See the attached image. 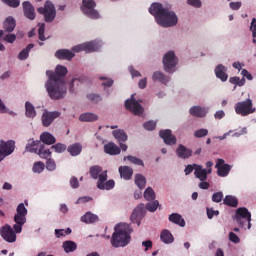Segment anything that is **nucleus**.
<instances>
[{
  "mask_svg": "<svg viewBox=\"0 0 256 256\" xmlns=\"http://www.w3.org/2000/svg\"><path fill=\"white\" fill-rule=\"evenodd\" d=\"M219 215L218 210H213V208H207V217L208 219H212L213 217H217Z\"/></svg>",
  "mask_w": 256,
  "mask_h": 256,
  "instance_id": "nucleus-60",
  "label": "nucleus"
},
{
  "mask_svg": "<svg viewBox=\"0 0 256 256\" xmlns=\"http://www.w3.org/2000/svg\"><path fill=\"white\" fill-rule=\"evenodd\" d=\"M241 5V2H230V9H232V11H239Z\"/></svg>",
  "mask_w": 256,
  "mask_h": 256,
  "instance_id": "nucleus-62",
  "label": "nucleus"
},
{
  "mask_svg": "<svg viewBox=\"0 0 256 256\" xmlns=\"http://www.w3.org/2000/svg\"><path fill=\"white\" fill-rule=\"evenodd\" d=\"M170 223H174L175 225H179V227H185V219L179 213H172L168 217Z\"/></svg>",
  "mask_w": 256,
  "mask_h": 256,
  "instance_id": "nucleus-28",
  "label": "nucleus"
},
{
  "mask_svg": "<svg viewBox=\"0 0 256 256\" xmlns=\"http://www.w3.org/2000/svg\"><path fill=\"white\" fill-rule=\"evenodd\" d=\"M83 47L86 53H93V51H99V43L97 41L83 43Z\"/></svg>",
  "mask_w": 256,
  "mask_h": 256,
  "instance_id": "nucleus-33",
  "label": "nucleus"
},
{
  "mask_svg": "<svg viewBox=\"0 0 256 256\" xmlns=\"http://www.w3.org/2000/svg\"><path fill=\"white\" fill-rule=\"evenodd\" d=\"M212 201L214 203H221L223 201V192H216L212 195Z\"/></svg>",
  "mask_w": 256,
  "mask_h": 256,
  "instance_id": "nucleus-56",
  "label": "nucleus"
},
{
  "mask_svg": "<svg viewBox=\"0 0 256 256\" xmlns=\"http://www.w3.org/2000/svg\"><path fill=\"white\" fill-rule=\"evenodd\" d=\"M104 153L112 156L119 155L121 153V148H119L115 143L109 142L104 145Z\"/></svg>",
  "mask_w": 256,
  "mask_h": 256,
  "instance_id": "nucleus-22",
  "label": "nucleus"
},
{
  "mask_svg": "<svg viewBox=\"0 0 256 256\" xmlns=\"http://www.w3.org/2000/svg\"><path fill=\"white\" fill-rule=\"evenodd\" d=\"M35 47V44H28L26 48H24L18 55L20 61H25L29 57V51Z\"/></svg>",
  "mask_w": 256,
  "mask_h": 256,
  "instance_id": "nucleus-42",
  "label": "nucleus"
},
{
  "mask_svg": "<svg viewBox=\"0 0 256 256\" xmlns=\"http://www.w3.org/2000/svg\"><path fill=\"white\" fill-rule=\"evenodd\" d=\"M189 113L193 117H205V115H207V108L201 106H194L189 109Z\"/></svg>",
  "mask_w": 256,
  "mask_h": 256,
  "instance_id": "nucleus-25",
  "label": "nucleus"
},
{
  "mask_svg": "<svg viewBox=\"0 0 256 256\" xmlns=\"http://www.w3.org/2000/svg\"><path fill=\"white\" fill-rule=\"evenodd\" d=\"M113 137L118 141V143H125L127 141V134L125 131L119 129V130H114L112 132Z\"/></svg>",
  "mask_w": 256,
  "mask_h": 256,
  "instance_id": "nucleus-36",
  "label": "nucleus"
},
{
  "mask_svg": "<svg viewBox=\"0 0 256 256\" xmlns=\"http://www.w3.org/2000/svg\"><path fill=\"white\" fill-rule=\"evenodd\" d=\"M40 15H44L46 23H53L55 17H57V11L55 10V5L51 1H46L44 8L40 7L37 9Z\"/></svg>",
  "mask_w": 256,
  "mask_h": 256,
  "instance_id": "nucleus-8",
  "label": "nucleus"
},
{
  "mask_svg": "<svg viewBox=\"0 0 256 256\" xmlns=\"http://www.w3.org/2000/svg\"><path fill=\"white\" fill-rule=\"evenodd\" d=\"M44 169H45V163L39 161L34 163L32 171L33 173H43Z\"/></svg>",
  "mask_w": 256,
  "mask_h": 256,
  "instance_id": "nucleus-46",
  "label": "nucleus"
},
{
  "mask_svg": "<svg viewBox=\"0 0 256 256\" xmlns=\"http://www.w3.org/2000/svg\"><path fill=\"white\" fill-rule=\"evenodd\" d=\"M250 31H252L253 36V43H256V18L252 19L251 25H250Z\"/></svg>",
  "mask_w": 256,
  "mask_h": 256,
  "instance_id": "nucleus-55",
  "label": "nucleus"
},
{
  "mask_svg": "<svg viewBox=\"0 0 256 256\" xmlns=\"http://www.w3.org/2000/svg\"><path fill=\"white\" fill-rule=\"evenodd\" d=\"M229 81L232 83V85H238V87H243V85H245V78L240 80L239 77L235 76L231 77Z\"/></svg>",
  "mask_w": 256,
  "mask_h": 256,
  "instance_id": "nucleus-47",
  "label": "nucleus"
},
{
  "mask_svg": "<svg viewBox=\"0 0 256 256\" xmlns=\"http://www.w3.org/2000/svg\"><path fill=\"white\" fill-rule=\"evenodd\" d=\"M23 12L27 19H30V21H33L35 19V7H33V4L29 1L23 2Z\"/></svg>",
  "mask_w": 256,
  "mask_h": 256,
  "instance_id": "nucleus-19",
  "label": "nucleus"
},
{
  "mask_svg": "<svg viewBox=\"0 0 256 256\" xmlns=\"http://www.w3.org/2000/svg\"><path fill=\"white\" fill-rule=\"evenodd\" d=\"M215 75L217 79H220L222 82H225L227 79H229V75H227V68L223 64L216 66Z\"/></svg>",
  "mask_w": 256,
  "mask_h": 256,
  "instance_id": "nucleus-24",
  "label": "nucleus"
},
{
  "mask_svg": "<svg viewBox=\"0 0 256 256\" xmlns=\"http://www.w3.org/2000/svg\"><path fill=\"white\" fill-rule=\"evenodd\" d=\"M135 184L140 190L145 189V185H147V178H145V176H143L142 174H136Z\"/></svg>",
  "mask_w": 256,
  "mask_h": 256,
  "instance_id": "nucleus-41",
  "label": "nucleus"
},
{
  "mask_svg": "<svg viewBox=\"0 0 256 256\" xmlns=\"http://www.w3.org/2000/svg\"><path fill=\"white\" fill-rule=\"evenodd\" d=\"M67 151L72 157H77V155H81L83 145H81V143H74L68 147Z\"/></svg>",
  "mask_w": 256,
  "mask_h": 256,
  "instance_id": "nucleus-30",
  "label": "nucleus"
},
{
  "mask_svg": "<svg viewBox=\"0 0 256 256\" xmlns=\"http://www.w3.org/2000/svg\"><path fill=\"white\" fill-rule=\"evenodd\" d=\"M229 240L232 242V243H239V241H241V239H239V236H237V234L233 233V232H230L229 234Z\"/></svg>",
  "mask_w": 256,
  "mask_h": 256,
  "instance_id": "nucleus-61",
  "label": "nucleus"
},
{
  "mask_svg": "<svg viewBox=\"0 0 256 256\" xmlns=\"http://www.w3.org/2000/svg\"><path fill=\"white\" fill-rule=\"evenodd\" d=\"M81 221L82 223H97V221H99V216L91 212H87L81 217Z\"/></svg>",
  "mask_w": 256,
  "mask_h": 256,
  "instance_id": "nucleus-35",
  "label": "nucleus"
},
{
  "mask_svg": "<svg viewBox=\"0 0 256 256\" xmlns=\"http://www.w3.org/2000/svg\"><path fill=\"white\" fill-rule=\"evenodd\" d=\"M144 129H146V131H155L156 127H157V122L150 120L148 122H145L143 124Z\"/></svg>",
  "mask_w": 256,
  "mask_h": 256,
  "instance_id": "nucleus-48",
  "label": "nucleus"
},
{
  "mask_svg": "<svg viewBox=\"0 0 256 256\" xmlns=\"http://www.w3.org/2000/svg\"><path fill=\"white\" fill-rule=\"evenodd\" d=\"M14 223L15 224L13 225V229L15 233H21V231H23V225L27 223V216L15 214Z\"/></svg>",
  "mask_w": 256,
  "mask_h": 256,
  "instance_id": "nucleus-18",
  "label": "nucleus"
},
{
  "mask_svg": "<svg viewBox=\"0 0 256 256\" xmlns=\"http://www.w3.org/2000/svg\"><path fill=\"white\" fill-rule=\"evenodd\" d=\"M218 177H227L231 172V165L225 164V160L218 158L215 165Z\"/></svg>",
  "mask_w": 256,
  "mask_h": 256,
  "instance_id": "nucleus-14",
  "label": "nucleus"
},
{
  "mask_svg": "<svg viewBox=\"0 0 256 256\" xmlns=\"http://www.w3.org/2000/svg\"><path fill=\"white\" fill-rule=\"evenodd\" d=\"M223 204L227 205L228 207H237V205H239V200H237L235 196L227 195L224 198Z\"/></svg>",
  "mask_w": 256,
  "mask_h": 256,
  "instance_id": "nucleus-40",
  "label": "nucleus"
},
{
  "mask_svg": "<svg viewBox=\"0 0 256 256\" xmlns=\"http://www.w3.org/2000/svg\"><path fill=\"white\" fill-rule=\"evenodd\" d=\"M51 149L55 151V153H65L67 151V145L63 143H57L51 146Z\"/></svg>",
  "mask_w": 256,
  "mask_h": 256,
  "instance_id": "nucleus-45",
  "label": "nucleus"
},
{
  "mask_svg": "<svg viewBox=\"0 0 256 256\" xmlns=\"http://www.w3.org/2000/svg\"><path fill=\"white\" fill-rule=\"evenodd\" d=\"M16 212H17L16 215H22L24 217H27V208L25 207V204H23V203H20L17 206Z\"/></svg>",
  "mask_w": 256,
  "mask_h": 256,
  "instance_id": "nucleus-50",
  "label": "nucleus"
},
{
  "mask_svg": "<svg viewBox=\"0 0 256 256\" xmlns=\"http://www.w3.org/2000/svg\"><path fill=\"white\" fill-rule=\"evenodd\" d=\"M46 169H48V171H55V169H57V164L55 163V160L49 158L46 162Z\"/></svg>",
  "mask_w": 256,
  "mask_h": 256,
  "instance_id": "nucleus-53",
  "label": "nucleus"
},
{
  "mask_svg": "<svg viewBox=\"0 0 256 256\" xmlns=\"http://www.w3.org/2000/svg\"><path fill=\"white\" fill-rule=\"evenodd\" d=\"M97 4L95 0H83L82 1V11L89 17L90 19H99L100 15L97 10H95Z\"/></svg>",
  "mask_w": 256,
  "mask_h": 256,
  "instance_id": "nucleus-10",
  "label": "nucleus"
},
{
  "mask_svg": "<svg viewBox=\"0 0 256 256\" xmlns=\"http://www.w3.org/2000/svg\"><path fill=\"white\" fill-rule=\"evenodd\" d=\"M70 185L73 189H77L79 187V180L77 179V177H72L70 179Z\"/></svg>",
  "mask_w": 256,
  "mask_h": 256,
  "instance_id": "nucleus-64",
  "label": "nucleus"
},
{
  "mask_svg": "<svg viewBox=\"0 0 256 256\" xmlns=\"http://www.w3.org/2000/svg\"><path fill=\"white\" fill-rule=\"evenodd\" d=\"M55 57L62 61H64V60L71 61V59H73V57H75V53L71 50L60 49V50L56 51Z\"/></svg>",
  "mask_w": 256,
  "mask_h": 256,
  "instance_id": "nucleus-20",
  "label": "nucleus"
},
{
  "mask_svg": "<svg viewBox=\"0 0 256 256\" xmlns=\"http://www.w3.org/2000/svg\"><path fill=\"white\" fill-rule=\"evenodd\" d=\"M2 2L8 5V7H13L14 9L21 5V1L19 0H2Z\"/></svg>",
  "mask_w": 256,
  "mask_h": 256,
  "instance_id": "nucleus-52",
  "label": "nucleus"
},
{
  "mask_svg": "<svg viewBox=\"0 0 256 256\" xmlns=\"http://www.w3.org/2000/svg\"><path fill=\"white\" fill-rule=\"evenodd\" d=\"M46 91L53 101H59V99H65V95H67V86H65V80H61L55 75H51L48 78L46 84Z\"/></svg>",
  "mask_w": 256,
  "mask_h": 256,
  "instance_id": "nucleus-2",
  "label": "nucleus"
},
{
  "mask_svg": "<svg viewBox=\"0 0 256 256\" xmlns=\"http://www.w3.org/2000/svg\"><path fill=\"white\" fill-rule=\"evenodd\" d=\"M129 111L136 115V117H143V113H145V108L135 99V94H132L129 99Z\"/></svg>",
  "mask_w": 256,
  "mask_h": 256,
  "instance_id": "nucleus-13",
  "label": "nucleus"
},
{
  "mask_svg": "<svg viewBox=\"0 0 256 256\" xmlns=\"http://www.w3.org/2000/svg\"><path fill=\"white\" fill-rule=\"evenodd\" d=\"M187 3L188 5H191L192 7L196 8H199L202 5L201 0H188Z\"/></svg>",
  "mask_w": 256,
  "mask_h": 256,
  "instance_id": "nucleus-63",
  "label": "nucleus"
},
{
  "mask_svg": "<svg viewBox=\"0 0 256 256\" xmlns=\"http://www.w3.org/2000/svg\"><path fill=\"white\" fill-rule=\"evenodd\" d=\"M15 151V142L13 140H0V161H3L5 157L13 155Z\"/></svg>",
  "mask_w": 256,
  "mask_h": 256,
  "instance_id": "nucleus-11",
  "label": "nucleus"
},
{
  "mask_svg": "<svg viewBox=\"0 0 256 256\" xmlns=\"http://www.w3.org/2000/svg\"><path fill=\"white\" fill-rule=\"evenodd\" d=\"M155 191L153 190V188L148 187L146 188V190L144 191V199L146 201H155Z\"/></svg>",
  "mask_w": 256,
  "mask_h": 256,
  "instance_id": "nucleus-43",
  "label": "nucleus"
},
{
  "mask_svg": "<svg viewBox=\"0 0 256 256\" xmlns=\"http://www.w3.org/2000/svg\"><path fill=\"white\" fill-rule=\"evenodd\" d=\"M153 81H158L159 83H162V85H167L170 81V77L165 75L163 72L156 71L152 75Z\"/></svg>",
  "mask_w": 256,
  "mask_h": 256,
  "instance_id": "nucleus-27",
  "label": "nucleus"
},
{
  "mask_svg": "<svg viewBox=\"0 0 256 256\" xmlns=\"http://www.w3.org/2000/svg\"><path fill=\"white\" fill-rule=\"evenodd\" d=\"M149 13L155 17L161 27H175L179 21L177 14L164 8L161 3H153L149 8Z\"/></svg>",
  "mask_w": 256,
  "mask_h": 256,
  "instance_id": "nucleus-1",
  "label": "nucleus"
},
{
  "mask_svg": "<svg viewBox=\"0 0 256 256\" xmlns=\"http://www.w3.org/2000/svg\"><path fill=\"white\" fill-rule=\"evenodd\" d=\"M130 163H133V165H139L141 167H144L145 164L143 163V160L135 157V156H129Z\"/></svg>",
  "mask_w": 256,
  "mask_h": 256,
  "instance_id": "nucleus-57",
  "label": "nucleus"
},
{
  "mask_svg": "<svg viewBox=\"0 0 256 256\" xmlns=\"http://www.w3.org/2000/svg\"><path fill=\"white\" fill-rule=\"evenodd\" d=\"M16 26H17V23L15 22V18L8 17L4 21L3 27H4V31H6V33H13V31H15Z\"/></svg>",
  "mask_w": 256,
  "mask_h": 256,
  "instance_id": "nucleus-29",
  "label": "nucleus"
},
{
  "mask_svg": "<svg viewBox=\"0 0 256 256\" xmlns=\"http://www.w3.org/2000/svg\"><path fill=\"white\" fill-rule=\"evenodd\" d=\"M160 239H161V242L166 243V245H169L174 241L173 234H171V232L167 229H164L161 231Z\"/></svg>",
  "mask_w": 256,
  "mask_h": 256,
  "instance_id": "nucleus-32",
  "label": "nucleus"
},
{
  "mask_svg": "<svg viewBox=\"0 0 256 256\" xmlns=\"http://www.w3.org/2000/svg\"><path fill=\"white\" fill-rule=\"evenodd\" d=\"M234 219L239 227L251 229V212L245 207H240L236 210Z\"/></svg>",
  "mask_w": 256,
  "mask_h": 256,
  "instance_id": "nucleus-6",
  "label": "nucleus"
},
{
  "mask_svg": "<svg viewBox=\"0 0 256 256\" xmlns=\"http://www.w3.org/2000/svg\"><path fill=\"white\" fill-rule=\"evenodd\" d=\"M89 173L92 179L97 180V188L101 191H111L115 187L114 180L107 181V171L103 172V168L99 165L90 167Z\"/></svg>",
  "mask_w": 256,
  "mask_h": 256,
  "instance_id": "nucleus-3",
  "label": "nucleus"
},
{
  "mask_svg": "<svg viewBox=\"0 0 256 256\" xmlns=\"http://www.w3.org/2000/svg\"><path fill=\"white\" fill-rule=\"evenodd\" d=\"M234 109L235 113L237 115H241V117H247L256 111V108L253 106V100H251V98L236 103Z\"/></svg>",
  "mask_w": 256,
  "mask_h": 256,
  "instance_id": "nucleus-7",
  "label": "nucleus"
},
{
  "mask_svg": "<svg viewBox=\"0 0 256 256\" xmlns=\"http://www.w3.org/2000/svg\"><path fill=\"white\" fill-rule=\"evenodd\" d=\"M112 247H127L129 244V224L120 223L114 228V233L111 237Z\"/></svg>",
  "mask_w": 256,
  "mask_h": 256,
  "instance_id": "nucleus-4",
  "label": "nucleus"
},
{
  "mask_svg": "<svg viewBox=\"0 0 256 256\" xmlns=\"http://www.w3.org/2000/svg\"><path fill=\"white\" fill-rule=\"evenodd\" d=\"M208 135L209 130L204 128L196 130L194 133V137H196L197 139H201V137H207Z\"/></svg>",
  "mask_w": 256,
  "mask_h": 256,
  "instance_id": "nucleus-49",
  "label": "nucleus"
},
{
  "mask_svg": "<svg viewBox=\"0 0 256 256\" xmlns=\"http://www.w3.org/2000/svg\"><path fill=\"white\" fill-rule=\"evenodd\" d=\"M62 247L65 253H73V251H77V243L71 240L64 241Z\"/></svg>",
  "mask_w": 256,
  "mask_h": 256,
  "instance_id": "nucleus-37",
  "label": "nucleus"
},
{
  "mask_svg": "<svg viewBox=\"0 0 256 256\" xmlns=\"http://www.w3.org/2000/svg\"><path fill=\"white\" fill-rule=\"evenodd\" d=\"M61 117V112L59 111H44L42 114V125L43 127H49L55 119Z\"/></svg>",
  "mask_w": 256,
  "mask_h": 256,
  "instance_id": "nucleus-15",
  "label": "nucleus"
},
{
  "mask_svg": "<svg viewBox=\"0 0 256 256\" xmlns=\"http://www.w3.org/2000/svg\"><path fill=\"white\" fill-rule=\"evenodd\" d=\"M159 208V202L157 200H152V202L145 204H139L132 212L130 220L132 223H136L138 226L141 225V219L145 217L147 211L150 213H155Z\"/></svg>",
  "mask_w": 256,
  "mask_h": 256,
  "instance_id": "nucleus-5",
  "label": "nucleus"
},
{
  "mask_svg": "<svg viewBox=\"0 0 256 256\" xmlns=\"http://www.w3.org/2000/svg\"><path fill=\"white\" fill-rule=\"evenodd\" d=\"M195 171L194 175L197 177V179H200V181H206L207 175L211 174V169H203L200 165L194 164Z\"/></svg>",
  "mask_w": 256,
  "mask_h": 256,
  "instance_id": "nucleus-21",
  "label": "nucleus"
},
{
  "mask_svg": "<svg viewBox=\"0 0 256 256\" xmlns=\"http://www.w3.org/2000/svg\"><path fill=\"white\" fill-rule=\"evenodd\" d=\"M38 35L40 41H45V23L40 24L39 29H38Z\"/></svg>",
  "mask_w": 256,
  "mask_h": 256,
  "instance_id": "nucleus-54",
  "label": "nucleus"
},
{
  "mask_svg": "<svg viewBox=\"0 0 256 256\" xmlns=\"http://www.w3.org/2000/svg\"><path fill=\"white\" fill-rule=\"evenodd\" d=\"M87 99H89V101H92V103H99V101L102 100L101 96L98 94H88Z\"/></svg>",
  "mask_w": 256,
  "mask_h": 256,
  "instance_id": "nucleus-58",
  "label": "nucleus"
},
{
  "mask_svg": "<svg viewBox=\"0 0 256 256\" xmlns=\"http://www.w3.org/2000/svg\"><path fill=\"white\" fill-rule=\"evenodd\" d=\"M0 235L7 243H15L17 241V232L13 231L11 225L6 224L0 229Z\"/></svg>",
  "mask_w": 256,
  "mask_h": 256,
  "instance_id": "nucleus-12",
  "label": "nucleus"
},
{
  "mask_svg": "<svg viewBox=\"0 0 256 256\" xmlns=\"http://www.w3.org/2000/svg\"><path fill=\"white\" fill-rule=\"evenodd\" d=\"M177 156L180 159H189L193 155V150L185 147L183 144H180L176 149Z\"/></svg>",
  "mask_w": 256,
  "mask_h": 256,
  "instance_id": "nucleus-23",
  "label": "nucleus"
},
{
  "mask_svg": "<svg viewBox=\"0 0 256 256\" xmlns=\"http://www.w3.org/2000/svg\"><path fill=\"white\" fill-rule=\"evenodd\" d=\"M159 136L163 139L166 145H176L177 144V137L173 135L170 129L160 130Z\"/></svg>",
  "mask_w": 256,
  "mask_h": 256,
  "instance_id": "nucleus-17",
  "label": "nucleus"
},
{
  "mask_svg": "<svg viewBox=\"0 0 256 256\" xmlns=\"http://www.w3.org/2000/svg\"><path fill=\"white\" fill-rule=\"evenodd\" d=\"M177 56H175V52L169 51L163 57V65L164 71L166 73H175V67H177Z\"/></svg>",
  "mask_w": 256,
  "mask_h": 256,
  "instance_id": "nucleus-9",
  "label": "nucleus"
},
{
  "mask_svg": "<svg viewBox=\"0 0 256 256\" xmlns=\"http://www.w3.org/2000/svg\"><path fill=\"white\" fill-rule=\"evenodd\" d=\"M100 81H104L102 83L103 87H112L113 86V79L107 77H100Z\"/></svg>",
  "mask_w": 256,
  "mask_h": 256,
  "instance_id": "nucleus-59",
  "label": "nucleus"
},
{
  "mask_svg": "<svg viewBox=\"0 0 256 256\" xmlns=\"http://www.w3.org/2000/svg\"><path fill=\"white\" fill-rule=\"evenodd\" d=\"M99 117L95 113L87 112L83 113L79 116V120L84 123H92L93 121H97Z\"/></svg>",
  "mask_w": 256,
  "mask_h": 256,
  "instance_id": "nucleus-31",
  "label": "nucleus"
},
{
  "mask_svg": "<svg viewBox=\"0 0 256 256\" xmlns=\"http://www.w3.org/2000/svg\"><path fill=\"white\" fill-rule=\"evenodd\" d=\"M35 147H41V141L30 140L26 145V151H29V153H37L39 149Z\"/></svg>",
  "mask_w": 256,
  "mask_h": 256,
  "instance_id": "nucleus-38",
  "label": "nucleus"
},
{
  "mask_svg": "<svg viewBox=\"0 0 256 256\" xmlns=\"http://www.w3.org/2000/svg\"><path fill=\"white\" fill-rule=\"evenodd\" d=\"M25 111H26V117H29L30 119H35L37 117V111H35V106L31 104V102L27 101L25 103Z\"/></svg>",
  "mask_w": 256,
  "mask_h": 256,
  "instance_id": "nucleus-34",
  "label": "nucleus"
},
{
  "mask_svg": "<svg viewBox=\"0 0 256 256\" xmlns=\"http://www.w3.org/2000/svg\"><path fill=\"white\" fill-rule=\"evenodd\" d=\"M67 67L63 66V65H57L55 68V72L53 71H46V75L48 77V79H51V76L54 75L57 79H60V81H65V79H63L65 77V75H67Z\"/></svg>",
  "mask_w": 256,
  "mask_h": 256,
  "instance_id": "nucleus-16",
  "label": "nucleus"
},
{
  "mask_svg": "<svg viewBox=\"0 0 256 256\" xmlns=\"http://www.w3.org/2000/svg\"><path fill=\"white\" fill-rule=\"evenodd\" d=\"M118 171L121 179H124L125 181H129V166H120Z\"/></svg>",
  "mask_w": 256,
  "mask_h": 256,
  "instance_id": "nucleus-44",
  "label": "nucleus"
},
{
  "mask_svg": "<svg viewBox=\"0 0 256 256\" xmlns=\"http://www.w3.org/2000/svg\"><path fill=\"white\" fill-rule=\"evenodd\" d=\"M36 154L39 155L41 159H49V157H51V150L45 149V145L41 144Z\"/></svg>",
  "mask_w": 256,
  "mask_h": 256,
  "instance_id": "nucleus-39",
  "label": "nucleus"
},
{
  "mask_svg": "<svg viewBox=\"0 0 256 256\" xmlns=\"http://www.w3.org/2000/svg\"><path fill=\"white\" fill-rule=\"evenodd\" d=\"M40 141L44 143V145H55L57 139H55V136L49 132H43L40 135Z\"/></svg>",
  "mask_w": 256,
  "mask_h": 256,
  "instance_id": "nucleus-26",
  "label": "nucleus"
},
{
  "mask_svg": "<svg viewBox=\"0 0 256 256\" xmlns=\"http://www.w3.org/2000/svg\"><path fill=\"white\" fill-rule=\"evenodd\" d=\"M2 37H3L2 40L5 41L6 43L13 44L14 41H17V35L15 34H7Z\"/></svg>",
  "mask_w": 256,
  "mask_h": 256,
  "instance_id": "nucleus-51",
  "label": "nucleus"
}]
</instances>
